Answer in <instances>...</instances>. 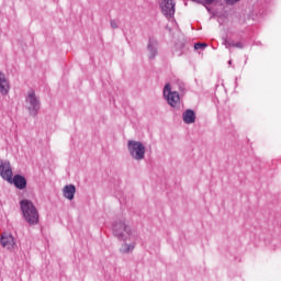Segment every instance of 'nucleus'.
<instances>
[{
    "mask_svg": "<svg viewBox=\"0 0 281 281\" xmlns=\"http://www.w3.org/2000/svg\"><path fill=\"white\" fill-rule=\"evenodd\" d=\"M20 205L26 223L29 225H38V210H36L34 203L30 200H22Z\"/></svg>",
    "mask_w": 281,
    "mask_h": 281,
    "instance_id": "f257e3e1",
    "label": "nucleus"
},
{
    "mask_svg": "<svg viewBox=\"0 0 281 281\" xmlns=\"http://www.w3.org/2000/svg\"><path fill=\"white\" fill-rule=\"evenodd\" d=\"M113 232L116 238H120L121 240L126 241L133 238V231L131 229V226L126 225V223L122 221L114 223Z\"/></svg>",
    "mask_w": 281,
    "mask_h": 281,
    "instance_id": "f03ea898",
    "label": "nucleus"
},
{
    "mask_svg": "<svg viewBox=\"0 0 281 281\" xmlns=\"http://www.w3.org/2000/svg\"><path fill=\"white\" fill-rule=\"evenodd\" d=\"M127 148L130 155L133 157V159H136V161H142L144 157L146 156V147L142 142L137 140H130L127 143Z\"/></svg>",
    "mask_w": 281,
    "mask_h": 281,
    "instance_id": "7ed1b4c3",
    "label": "nucleus"
},
{
    "mask_svg": "<svg viewBox=\"0 0 281 281\" xmlns=\"http://www.w3.org/2000/svg\"><path fill=\"white\" fill-rule=\"evenodd\" d=\"M164 95L167 97V102L170 106L177 108L181 102V97H179V92L172 91L170 88V83H167L164 89Z\"/></svg>",
    "mask_w": 281,
    "mask_h": 281,
    "instance_id": "20e7f679",
    "label": "nucleus"
},
{
    "mask_svg": "<svg viewBox=\"0 0 281 281\" xmlns=\"http://www.w3.org/2000/svg\"><path fill=\"white\" fill-rule=\"evenodd\" d=\"M161 12L165 16H175V1L162 0L160 2Z\"/></svg>",
    "mask_w": 281,
    "mask_h": 281,
    "instance_id": "39448f33",
    "label": "nucleus"
},
{
    "mask_svg": "<svg viewBox=\"0 0 281 281\" xmlns=\"http://www.w3.org/2000/svg\"><path fill=\"white\" fill-rule=\"evenodd\" d=\"M0 176L2 179H4V181L12 183V167L8 161L0 165Z\"/></svg>",
    "mask_w": 281,
    "mask_h": 281,
    "instance_id": "423d86ee",
    "label": "nucleus"
},
{
    "mask_svg": "<svg viewBox=\"0 0 281 281\" xmlns=\"http://www.w3.org/2000/svg\"><path fill=\"white\" fill-rule=\"evenodd\" d=\"M1 245L4 249H14L16 247V241L12 235L4 234L1 237Z\"/></svg>",
    "mask_w": 281,
    "mask_h": 281,
    "instance_id": "0eeeda50",
    "label": "nucleus"
},
{
    "mask_svg": "<svg viewBox=\"0 0 281 281\" xmlns=\"http://www.w3.org/2000/svg\"><path fill=\"white\" fill-rule=\"evenodd\" d=\"M26 102H29L31 105L29 109H33V111H36L40 106L38 99H36V93L34 90L29 91Z\"/></svg>",
    "mask_w": 281,
    "mask_h": 281,
    "instance_id": "6e6552de",
    "label": "nucleus"
},
{
    "mask_svg": "<svg viewBox=\"0 0 281 281\" xmlns=\"http://www.w3.org/2000/svg\"><path fill=\"white\" fill-rule=\"evenodd\" d=\"M12 183H14L15 188L19 190H25L27 188V180H25V177L21 175H16L12 179Z\"/></svg>",
    "mask_w": 281,
    "mask_h": 281,
    "instance_id": "1a4fd4ad",
    "label": "nucleus"
},
{
    "mask_svg": "<svg viewBox=\"0 0 281 281\" xmlns=\"http://www.w3.org/2000/svg\"><path fill=\"white\" fill-rule=\"evenodd\" d=\"M63 193L65 199H68L69 201H74V196L76 195V186L68 184L64 187Z\"/></svg>",
    "mask_w": 281,
    "mask_h": 281,
    "instance_id": "9d476101",
    "label": "nucleus"
},
{
    "mask_svg": "<svg viewBox=\"0 0 281 281\" xmlns=\"http://www.w3.org/2000/svg\"><path fill=\"white\" fill-rule=\"evenodd\" d=\"M8 91H10V82L5 79V75L0 72V93L7 95Z\"/></svg>",
    "mask_w": 281,
    "mask_h": 281,
    "instance_id": "9b49d317",
    "label": "nucleus"
},
{
    "mask_svg": "<svg viewBox=\"0 0 281 281\" xmlns=\"http://www.w3.org/2000/svg\"><path fill=\"white\" fill-rule=\"evenodd\" d=\"M196 120V114H194V111L192 110H187L184 113H183V122L186 124H194Z\"/></svg>",
    "mask_w": 281,
    "mask_h": 281,
    "instance_id": "f8f14e48",
    "label": "nucleus"
},
{
    "mask_svg": "<svg viewBox=\"0 0 281 281\" xmlns=\"http://www.w3.org/2000/svg\"><path fill=\"white\" fill-rule=\"evenodd\" d=\"M225 45H226L227 48H229V47H237V49H243V43L241 42L226 41Z\"/></svg>",
    "mask_w": 281,
    "mask_h": 281,
    "instance_id": "ddd939ff",
    "label": "nucleus"
},
{
    "mask_svg": "<svg viewBox=\"0 0 281 281\" xmlns=\"http://www.w3.org/2000/svg\"><path fill=\"white\" fill-rule=\"evenodd\" d=\"M133 249H135V246H133V245H123L121 247V251L123 254H128V251H133Z\"/></svg>",
    "mask_w": 281,
    "mask_h": 281,
    "instance_id": "4468645a",
    "label": "nucleus"
},
{
    "mask_svg": "<svg viewBox=\"0 0 281 281\" xmlns=\"http://www.w3.org/2000/svg\"><path fill=\"white\" fill-rule=\"evenodd\" d=\"M203 47H207V44H205V43H196V44L194 45V49H201V48H203Z\"/></svg>",
    "mask_w": 281,
    "mask_h": 281,
    "instance_id": "2eb2a0df",
    "label": "nucleus"
},
{
    "mask_svg": "<svg viewBox=\"0 0 281 281\" xmlns=\"http://www.w3.org/2000/svg\"><path fill=\"white\" fill-rule=\"evenodd\" d=\"M111 27H113L114 30L117 29V22L111 21Z\"/></svg>",
    "mask_w": 281,
    "mask_h": 281,
    "instance_id": "dca6fc26",
    "label": "nucleus"
},
{
    "mask_svg": "<svg viewBox=\"0 0 281 281\" xmlns=\"http://www.w3.org/2000/svg\"><path fill=\"white\" fill-rule=\"evenodd\" d=\"M193 1H196V0H193ZM204 3H207L209 5L210 4H212V2L214 1V0H202Z\"/></svg>",
    "mask_w": 281,
    "mask_h": 281,
    "instance_id": "f3484780",
    "label": "nucleus"
},
{
    "mask_svg": "<svg viewBox=\"0 0 281 281\" xmlns=\"http://www.w3.org/2000/svg\"><path fill=\"white\" fill-rule=\"evenodd\" d=\"M237 1H239V0H227V2L232 3V4L237 3Z\"/></svg>",
    "mask_w": 281,
    "mask_h": 281,
    "instance_id": "a211bd4d",
    "label": "nucleus"
},
{
    "mask_svg": "<svg viewBox=\"0 0 281 281\" xmlns=\"http://www.w3.org/2000/svg\"><path fill=\"white\" fill-rule=\"evenodd\" d=\"M151 58H155V53L151 55Z\"/></svg>",
    "mask_w": 281,
    "mask_h": 281,
    "instance_id": "6ab92c4d",
    "label": "nucleus"
}]
</instances>
